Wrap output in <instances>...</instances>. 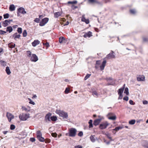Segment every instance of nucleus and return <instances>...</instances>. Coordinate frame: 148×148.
Instances as JSON below:
<instances>
[{"mask_svg": "<svg viewBox=\"0 0 148 148\" xmlns=\"http://www.w3.org/2000/svg\"><path fill=\"white\" fill-rule=\"evenodd\" d=\"M83 135V132L82 131H81L79 132V133L78 134V135L79 136L81 137Z\"/></svg>", "mask_w": 148, "mask_h": 148, "instance_id": "nucleus-54", "label": "nucleus"}, {"mask_svg": "<svg viewBox=\"0 0 148 148\" xmlns=\"http://www.w3.org/2000/svg\"><path fill=\"white\" fill-rule=\"evenodd\" d=\"M65 39L64 37H61L59 38V42L60 43L62 42L64 40H65Z\"/></svg>", "mask_w": 148, "mask_h": 148, "instance_id": "nucleus-35", "label": "nucleus"}, {"mask_svg": "<svg viewBox=\"0 0 148 148\" xmlns=\"http://www.w3.org/2000/svg\"><path fill=\"white\" fill-rule=\"evenodd\" d=\"M40 21V20L39 18H36L34 20V22L37 23H39Z\"/></svg>", "mask_w": 148, "mask_h": 148, "instance_id": "nucleus-50", "label": "nucleus"}, {"mask_svg": "<svg viewBox=\"0 0 148 148\" xmlns=\"http://www.w3.org/2000/svg\"><path fill=\"white\" fill-rule=\"evenodd\" d=\"M130 12L132 14H134L136 13V11L134 9H131L130 10Z\"/></svg>", "mask_w": 148, "mask_h": 148, "instance_id": "nucleus-42", "label": "nucleus"}, {"mask_svg": "<svg viewBox=\"0 0 148 148\" xmlns=\"http://www.w3.org/2000/svg\"><path fill=\"white\" fill-rule=\"evenodd\" d=\"M0 64L4 66H6L7 63L6 62L2 60L0 61Z\"/></svg>", "mask_w": 148, "mask_h": 148, "instance_id": "nucleus-33", "label": "nucleus"}, {"mask_svg": "<svg viewBox=\"0 0 148 148\" xmlns=\"http://www.w3.org/2000/svg\"><path fill=\"white\" fill-rule=\"evenodd\" d=\"M92 36V33L90 32H88L86 33L84 35V37L85 38L87 37H90Z\"/></svg>", "mask_w": 148, "mask_h": 148, "instance_id": "nucleus-19", "label": "nucleus"}, {"mask_svg": "<svg viewBox=\"0 0 148 148\" xmlns=\"http://www.w3.org/2000/svg\"><path fill=\"white\" fill-rule=\"evenodd\" d=\"M125 84H124L122 87L119 89L118 92V94H122L125 87Z\"/></svg>", "mask_w": 148, "mask_h": 148, "instance_id": "nucleus-20", "label": "nucleus"}, {"mask_svg": "<svg viewBox=\"0 0 148 148\" xmlns=\"http://www.w3.org/2000/svg\"><path fill=\"white\" fill-rule=\"evenodd\" d=\"M54 17L56 18H57L61 15V13L58 12L55 13L54 14Z\"/></svg>", "mask_w": 148, "mask_h": 148, "instance_id": "nucleus-27", "label": "nucleus"}, {"mask_svg": "<svg viewBox=\"0 0 148 148\" xmlns=\"http://www.w3.org/2000/svg\"><path fill=\"white\" fill-rule=\"evenodd\" d=\"M44 141L46 143H50L51 140L50 139L47 138L45 139V140Z\"/></svg>", "mask_w": 148, "mask_h": 148, "instance_id": "nucleus-49", "label": "nucleus"}, {"mask_svg": "<svg viewBox=\"0 0 148 148\" xmlns=\"http://www.w3.org/2000/svg\"><path fill=\"white\" fill-rule=\"evenodd\" d=\"M137 79L138 81H144L145 80V77L144 75L139 76L137 77Z\"/></svg>", "mask_w": 148, "mask_h": 148, "instance_id": "nucleus-17", "label": "nucleus"}, {"mask_svg": "<svg viewBox=\"0 0 148 148\" xmlns=\"http://www.w3.org/2000/svg\"><path fill=\"white\" fill-rule=\"evenodd\" d=\"M15 126L13 124H12L10 125V129L11 130H13L14 129H15Z\"/></svg>", "mask_w": 148, "mask_h": 148, "instance_id": "nucleus-47", "label": "nucleus"}, {"mask_svg": "<svg viewBox=\"0 0 148 148\" xmlns=\"http://www.w3.org/2000/svg\"><path fill=\"white\" fill-rule=\"evenodd\" d=\"M49 18H45L42 19L39 23V25L42 26L44 25L48 21Z\"/></svg>", "mask_w": 148, "mask_h": 148, "instance_id": "nucleus-10", "label": "nucleus"}, {"mask_svg": "<svg viewBox=\"0 0 148 148\" xmlns=\"http://www.w3.org/2000/svg\"><path fill=\"white\" fill-rule=\"evenodd\" d=\"M30 59L31 61L34 62H36L38 60V57L34 54H32Z\"/></svg>", "mask_w": 148, "mask_h": 148, "instance_id": "nucleus-11", "label": "nucleus"}, {"mask_svg": "<svg viewBox=\"0 0 148 148\" xmlns=\"http://www.w3.org/2000/svg\"><path fill=\"white\" fill-rule=\"evenodd\" d=\"M57 120V117L55 116H53L51 117V121H55Z\"/></svg>", "mask_w": 148, "mask_h": 148, "instance_id": "nucleus-31", "label": "nucleus"}, {"mask_svg": "<svg viewBox=\"0 0 148 148\" xmlns=\"http://www.w3.org/2000/svg\"><path fill=\"white\" fill-rule=\"evenodd\" d=\"M124 93H125L127 95H129V90L128 88H125V90L124 91Z\"/></svg>", "mask_w": 148, "mask_h": 148, "instance_id": "nucleus-37", "label": "nucleus"}, {"mask_svg": "<svg viewBox=\"0 0 148 148\" xmlns=\"http://www.w3.org/2000/svg\"><path fill=\"white\" fill-rule=\"evenodd\" d=\"M123 99L124 100H125L126 101H128L129 99L128 97L127 96H125L123 98Z\"/></svg>", "mask_w": 148, "mask_h": 148, "instance_id": "nucleus-57", "label": "nucleus"}, {"mask_svg": "<svg viewBox=\"0 0 148 148\" xmlns=\"http://www.w3.org/2000/svg\"><path fill=\"white\" fill-rule=\"evenodd\" d=\"M118 95H119V96L118 97V99H122V97H123V95L122 94H118Z\"/></svg>", "mask_w": 148, "mask_h": 148, "instance_id": "nucleus-55", "label": "nucleus"}, {"mask_svg": "<svg viewBox=\"0 0 148 148\" xmlns=\"http://www.w3.org/2000/svg\"><path fill=\"white\" fill-rule=\"evenodd\" d=\"M52 115V114L50 112L48 113L47 114L45 118V121L47 123L51 122V117Z\"/></svg>", "mask_w": 148, "mask_h": 148, "instance_id": "nucleus-6", "label": "nucleus"}, {"mask_svg": "<svg viewBox=\"0 0 148 148\" xmlns=\"http://www.w3.org/2000/svg\"><path fill=\"white\" fill-rule=\"evenodd\" d=\"M40 43V42L37 40H35L33 42H32V44L33 46L35 47L37 45H38Z\"/></svg>", "mask_w": 148, "mask_h": 148, "instance_id": "nucleus-18", "label": "nucleus"}, {"mask_svg": "<svg viewBox=\"0 0 148 148\" xmlns=\"http://www.w3.org/2000/svg\"><path fill=\"white\" fill-rule=\"evenodd\" d=\"M81 21L85 23L86 24H88L89 23V21L88 19H86L84 15H83Z\"/></svg>", "mask_w": 148, "mask_h": 148, "instance_id": "nucleus-14", "label": "nucleus"}, {"mask_svg": "<svg viewBox=\"0 0 148 148\" xmlns=\"http://www.w3.org/2000/svg\"><path fill=\"white\" fill-rule=\"evenodd\" d=\"M8 45L9 48H13L15 47V45L14 43L11 42L8 44Z\"/></svg>", "mask_w": 148, "mask_h": 148, "instance_id": "nucleus-28", "label": "nucleus"}, {"mask_svg": "<svg viewBox=\"0 0 148 148\" xmlns=\"http://www.w3.org/2000/svg\"><path fill=\"white\" fill-rule=\"evenodd\" d=\"M8 20H5V21H3L2 23V25L4 27H6L8 25Z\"/></svg>", "mask_w": 148, "mask_h": 148, "instance_id": "nucleus-24", "label": "nucleus"}, {"mask_svg": "<svg viewBox=\"0 0 148 148\" xmlns=\"http://www.w3.org/2000/svg\"><path fill=\"white\" fill-rule=\"evenodd\" d=\"M21 36L20 35L17 34V33H16L14 34L12 36V37L14 38L15 40H16V38H19Z\"/></svg>", "mask_w": 148, "mask_h": 148, "instance_id": "nucleus-23", "label": "nucleus"}, {"mask_svg": "<svg viewBox=\"0 0 148 148\" xmlns=\"http://www.w3.org/2000/svg\"><path fill=\"white\" fill-rule=\"evenodd\" d=\"M22 28H21L19 27V28H18L17 32L19 34H21L22 32Z\"/></svg>", "mask_w": 148, "mask_h": 148, "instance_id": "nucleus-46", "label": "nucleus"}, {"mask_svg": "<svg viewBox=\"0 0 148 148\" xmlns=\"http://www.w3.org/2000/svg\"><path fill=\"white\" fill-rule=\"evenodd\" d=\"M148 40V39L147 38H143V41L144 42H146Z\"/></svg>", "mask_w": 148, "mask_h": 148, "instance_id": "nucleus-64", "label": "nucleus"}, {"mask_svg": "<svg viewBox=\"0 0 148 148\" xmlns=\"http://www.w3.org/2000/svg\"><path fill=\"white\" fill-rule=\"evenodd\" d=\"M29 108V109H27V108L25 107H22V108L25 111H27V112H29L30 110V107H28Z\"/></svg>", "mask_w": 148, "mask_h": 148, "instance_id": "nucleus-44", "label": "nucleus"}, {"mask_svg": "<svg viewBox=\"0 0 148 148\" xmlns=\"http://www.w3.org/2000/svg\"><path fill=\"white\" fill-rule=\"evenodd\" d=\"M75 148H82V147L81 145H76L74 147Z\"/></svg>", "mask_w": 148, "mask_h": 148, "instance_id": "nucleus-60", "label": "nucleus"}, {"mask_svg": "<svg viewBox=\"0 0 148 148\" xmlns=\"http://www.w3.org/2000/svg\"><path fill=\"white\" fill-rule=\"evenodd\" d=\"M6 116L9 122H10L11 120L14 118V116L11 113L8 112H7Z\"/></svg>", "mask_w": 148, "mask_h": 148, "instance_id": "nucleus-12", "label": "nucleus"}, {"mask_svg": "<svg viewBox=\"0 0 148 148\" xmlns=\"http://www.w3.org/2000/svg\"><path fill=\"white\" fill-rule=\"evenodd\" d=\"M30 140L32 142H34L35 140V138H31Z\"/></svg>", "mask_w": 148, "mask_h": 148, "instance_id": "nucleus-61", "label": "nucleus"}, {"mask_svg": "<svg viewBox=\"0 0 148 148\" xmlns=\"http://www.w3.org/2000/svg\"><path fill=\"white\" fill-rule=\"evenodd\" d=\"M92 93V95L95 97L97 98L98 97L99 94L98 93L94 87L91 88V90L90 91Z\"/></svg>", "mask_w": 148, "mask_h": 148, "instance_id": "nucleus-7", "label": "nucleus"}, {"mask_svg": "<svg viewBox=\"0 0 148 148\" xmlns=\"http://www.w3.org/2000/svg\"><path fill=\"white\" fill-rule=\"evenodd\" d=\"M142 145L145 148H148V142L147 141H143L142 143Z\"/></svg>", "mask_w": 148, "mask_h": 148, "instance_id": "nucleus-15", "label": "nucleus"}, {"mask_svg": "<svg viewBox=\"0 0 148 148\" xmlns=\"http://www.w3.org/2000/svg\"><path fill=\"white\" fill-rule=\"evenodd\" d=\"M123 128V127L121 126H118L116 127L115 128V129L113 130L112 132L114 133V131L117 132L118 131H119V130L122 129Z\"/></svg>", "mask_w": 148, "mask_h": 148, "instance_id": "nucleus-21", "label": "nucleus"}, {"mask_svg": "<svg viewBox=\"0 0 148 148\" xmlns=\"http://www.w3.org/2000/svg\"><path fill=\"white\" fill-rule=\"evenodd\" d=\"M26 53L27 56L30 58L32 55L31 51H26Z\"/></svg>", "mask_w": 148, "mask_h": 148, "instance_id": "nucleus-34", "label": "nucleus"}, {"mask_svg": "<svg viewBox=\"0 0 148 148\" xmlns=\"http://www.w3.org/2000/svg\"><path fill=\"white\" fill-rule=\"evenodd\" d=\"M77 131L75 128H71L69 130V136L70 137H75Z\"/></svg>", "mask_w": 148, "mask_h": 148, "instance_id": "nucleus-2", "label": "nucleus"}, {"mask_svg": "<svg viewBox=\"0 0 148 148\" xmlns=\"http://www.w3.org/2000/svg\"><path fill=\"white\" fill-rule=\"evenodd\" d=\"M111 141H106L105 139H104V142L106 143L107 145H109V144H110Z\"/></svg>", "mask_w": 148, "mask_h": 148, "instance_id": "nucleus-58", "label": "nucleus"}, {"mask_svg": "<svg viewBox=\"0 0 148 148\" xmlns=\"http://www.w3.org/2000/svg\"><path fill=\"white\" fill-rule=\"evenodd\" d=\"M51 135L53 137H56L57 136V134L56 133H51Z\"/></svg>", "mask_w": 148, "mask_h": 148, "instance_id": "nucleus-51", "label": "nucleus"}, {"mask_svg": "<svg viewBox=\"0 0 148 148\" xmlns=\"http://www.w3.org/2000/svg\"><path fill=\"white\" fill-rule=\"evenodd\" d=\"M29 103L30 104H31L33 105H34L35 104V103L34 102H33V101H32V100L31 101H29Z\"/></svg>", "mask_w": 148, "mask_h": 148, "instance_id": "nucleus-63", "label": "nucleus"}, {"mask_svg": "<svg viewBox=\"0 0 148 148\" xmlns=\"http://www.w3.org/2000/svg\"><path fill=\"white\" fill-rule=\"evenodd\" d=\"M19 119L22 121H26L27 119L29 118V114L23 113L20 114L19 116Z\"/></svg>", "mask_w": 148, "mask_h": 148, "instance_id": "nucleus-4", "label": "nucleus"}, {"mask_svg": "<svg viewBox=\"0 0 148 148\" xmlns=\"http://www.w3.org/2000/svg\"><path fill=\"white\" fill-rule=\"evenodd\" d=\"M91 75L89 74H87L86 75V76L85 77H84V80H86L87 79H88L90 76Z\"/></svg>", "mask_w": 148, "mask_h": 148, "instance_id": "nucleus-48", "label": "nucleus"}, {"mask_svg": "<svg viewBox=\"0 0 148 148\" xmlns=\"http://www.w3.org/2000/svg\"><path fill=\"white\" fill-rule=\"evenodd\" d=\"M106 60L103 59V61L102 62V64L100 66V70L101 71H102L104 69V67L106 66Z\"/></svg>", "mask_w": 148, "mask_h": 148, "instance_id": "nucleus-16", "label": "nucleus"}, {"mask_svg": "<svg viewBox=\"0 0 148 148\" xmlns=\"http://www.w3.org/2000/svg\"><path fill=\"white\" fill-rule=\"evenodd\" d=\"M27 34V33L26 30H24L23 31V36L24 37H25L26 36Z\"/></svg>", "mask_w": 148, "mask_h": 148, "instance_id": "nucleus-41", "label": "nucleus"}, {"mask_svg": "<svg viewBox=\"0 0 148 148\" xmlns=\"http://www.w3.org/2000/svg\"><path fill=\"white\" fill-rule=\"evenodd\" d=\"M38 139L40 141L42 142H43L45 140L44 138L42 137V136L38 138Z\"/></svg>", "mask_w": 148, "mask_h": 148, "instance_id": "nucleus-39", "label": "nucleus"}, {"mask_svg": "<svg viewBox=\"0 0 148 148\" xmlns=\"http://www.w3.org/2000/svg\"><path fill=\"white\" fill-rule=\"evenodd\" d=\"M17 10L18 11V12L22 14H24L26 13V12L25 10V9L23 8L20 7L18 8Z\"/></svg>", "mask_w": 148, "mask_h": 148, "instance_id": "nucleus-13", "label": "nucleus"}, {"mask_svg": "<svg viewBox=\"0 0 148 148\" xmlns=\"http://www.w3.org/2000/svg\"><path fill=\"white\" fill-rule=\"evenodd\" d=\"M99 117L98 119H96L94 121L93 125L95 126L98 125L101 121L103 119V117L101 116H99Z\"/></svg>", "mask_w": 148, "mask_h": 148, "instance_id": "nucleus-9", "label": "nucleus"}, {"mask_svg": "<svg viewBox=\"0 0 148 148\" xmlns=\"http://www.w3.org/2000/svg\"><path fill=\"white\" fill-rule=\"evenodd\" d=\"M42 136V134L40 131V130L36 132V136L37 138H39Z\"/></svg>", "mask_w": 148, "mask_h": 148, "instance_id": "nucleus-25", "label": "nucleus"}, {"mask_svg": "<svg viewBox=\"0 0 148 148\" xmlns=\"http://www.w3.org/2000/svg\"><path fill=\"white\" fill-rule=\"evenodd\" d=\"M115 58V53L112 50L109 54L107 55L106 57L104 58L103 59H114Z\"/></svg>", "mask_w": 148, "mask_h": 148, "instance_id": "nucleus-3", "label": "nucleus"}, {"mask_svg": "<svg viewBox=\"0 0 148 148\" xmlns=\"http://www.w3.org/2000/svg\"><path fill=\"white\" fill-rule=\"evenodd\" d=\"M95 135H91L90 137V139L93 143L95 142Z\"/></svg>", "mask_w": 148, "mask_h": 148, "instance_id": "nucleus-29", "label": "nucleus"}, {"mask_svg": "<svg viewBox=\"0 0 148 148\" xmlns=\"http://www.w3.org/2000/svg\"><path fill=\"white\" fill-rule=\"evenodd\" d=\"M107 136L108 138L110 140V141H113L114 140L112 139V138L110 136L108 135Z\"/></svg>", "mask_w": 148, "mask_h": 148, "instance_id": "nucleus-59", "label": "nucleus"}, {"mask_svg": "<svg viewBox=\"0 0 148 148\" xmlns=\"http://www.w3.org/2000/svg\"><path fill=\"white\" fill-rule=\"evenodd\" d=\"M0 34L3 35L4 34L6 33V32L3 31L2 30H0Z\"/></svg>", "mask_w": 148, "mask_h": 148, "instance_id": "nucleus-53", "label": "nucleus"}, {"mask_svg": "<svg viewBox=\"0 0 148 148\" xmlns=\"http://www.w3.org/2000/svg\"><path fill=\"white\" fill-rule=\"evenodd\" d=\"M92 120L91 119H90L89 120V121L88 122V123L89 124V128H90L93 127V125L92 124Z\"/></svg>", "mask_w": 148, "mask_h": 148, "instance_id": "nucleus-32", "label": "nucleus"}, {"mask_svg": "<svg viewBox=\"0 0 148 148\" xmlns=\"http://www.w3.org/2000/svg\"><path fill=\"white\" fill-rule=\"evenodd\" d=\"M77 3V1H68L67 3L69 4H75Z\"/></svg>", "mask_w": 148, "mask_h": 148, "instance_id": "nucleus-38", "label": "nucleus"}, {"mask_svg": "<svg viewBox=\"0 0 148 148\" xmlns=\"http://www.w3.org/2000/svg\"><path fill=\"white\" fill-rule=\"evenodd\" d=\"M129 103H130V104L131 105H134L135 104V103H134L133 101H132V100H130L129 101Z\"/></svg>", "mask_w": 148, "mask_h": 148, "instance_id": "nucleus-52", "label": "nucleus"}, {"mask_svg": "<svg viewBox=\"0 0 148 148\" xmlns=\"http://www.w3.org/2000/svg\"><path fill=\"white\" fill-rule=\"evenodd\" d=\"M143 103L144 104H147L148 103V102L147 101L145 100L143 101Z\"/></svg>", "mask_w": 148, "mask_h": 148, "instance_id": "nucleus-62", "label": "nucleus"}, {"mask_svg": "<svg viewBox=\"0 0 148 148\" xmlns=\"http://www.w3.org/2000/svg\"><path fill=\"white\" fill-rule=\"evenodd\" d=\"M5 71L6 73L8 75H9L11 73V72L8 66H7L6 67Z\"/></svg>", "mask_w": 148, "mask_h": 148, "instance_id": "nucleus-26", "label": "nucleus"}, {"mask_svg": "<svg viewBox=\"0 0 148 148\" xmlns=\"http://www.w3.org/2000/svg\"><path fill=\"white\" fill-rule=\"evenodd\" d=\"M4 18L5 19L8 18L9 17V14L8 13H6L3 15Z\"/></svg>", "mask_w": 148, "mask_h": 148, "instance_id": "nucleus-43", "label": "nucleus"}, {"mask_svg": "<svg viewBox=\"0 0 148 148\" xmlns=\"http://www.w3.org/2000/svg\"><path fill=\"white\" fill-rule=\"evenodd\" d=\"M105 79H106L108 81H112V78L111 77L106 78Z\"/></svg>", "mask_w": 148, "mask_h": 148, "instance_id": "nucleus-56", "label": "nucleus"}, {"mask_svg": "<svg viewBox=\"0 0 148 148\" xmlns=\"http://www.w3.org/2000/svg\"><path fill=\"white\" fill-rule=\"evenodd\" d=\"M56 112L59 114L60 116L64 118L67 119L68 117L67 113L60 110H56Z\"/></svg>", "mask_w": 148, "mask_h": 148, "instance_id": "nucleus-1", "label": "nucleus"}, {"mask_svg": "<svg viewBox=\"0 0 148 148\" xmlns=\"http://www.w3.org/2000/svg\"><path fill=\"white\" fill-rule=\"evenodd\" d=\"M136 122V121L135 120H132L129 121V124L130 125H134V124Z\"/></svg>", "mask_w": 148, "mask_h": 148, "instance_id": "nucleus-36", "label": "nucleus"}, {"mask_svg": "<svg viewBox=\"0 0 148 148\" xmlns=\"http://www.w3.org/2000/svg\"><path fill=\"white\" fill-rule=\"evenodd\" d=\"M109 125V124L106 121L100 124L99 126V128L101 130H103L106 129L107 126Z\"/></svg>", "mask_w": 148, "mask_h": 148, "instance_id": "nucleus-5", "label": "nucleus"}, {"mask_svg": "<svg viewBox=\"0 0 148 148\" xmlns=\"http://www.w3.org/2000/svg\"><path fill=\"white\" fill-rule=\"evenodd\" d=\"M43 45L45 46L46 47V49H47L48 48V47L49 46V44L48 42H46L45 43H43Z\"/></svg>", "mask_w": 148, "mask_h": 148, "instance_id": "nucleus-45", "label": "nucleus"}, {"mask_svg": "<svg viewBox=\"0 0 148 148\" xmlns=\"http://www.w3.org/2000/svg\"><path fill=\"white\" fill-rule=\"evenodd\" d=\"M108 118L110 120H114L116 119V116L113 113L110 112L107 115Z\"/></svg>", "mask_w": 148, "mask_h": 148, "instance_id": "nucleus-8", "label": "nucleus"}, {"mask_svg": "<svg viewBox=\"0 0 148 148\" xmlns=\"http://www.w3.org/2000/svg\"><path fill=\"white\" fill-rule=\"evenodd\" d=\"M9 10L11 11H13L15 10V7L14 5L12 4L10 5Z\"/></svg>", "mask_w": 148, "mask_h": 148, "instance_id": "nucleus-22", "label": "nucleus"}, {"mask_svg": "<svg viewBox=\"0 0 148 148\" xmlns=\"http://www.w3.org/2000/svg\"><path fill=\"white\" fill-rule=\"evenodd\" d=\"M13 30V29L12 27L9 26L7 28L6 31L8 32L9 33L11 32Z\"/></svg>", "mask_w": 148, "mask_h": 148, "instance_id": "nucleus-30", "label": "nucleus"}, {"mask_svg": "<svg viewBox=\"0 0 148 148\" xmlns=\"http://www.w3.org/2000/svg\"><path fill=\"white\" fill-rule=\"evenodd\" d=\"M70 88H66L64 91V93L65 94H68L69 92Z\"/></svg>", "mask_w": 148, "mask_h": 148, "instance_id": "nucleus-40", "label": "nucleus"}]
</instances>
